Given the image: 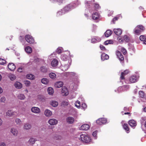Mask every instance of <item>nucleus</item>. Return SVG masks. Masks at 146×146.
Listing matches in <instances>:
<instances>
[{
  "label": "nucleus",
  "mask_w": 146,
  "mask_h": 146,
  "mask_svg": "<svg viewBox=\"0 0 146 146\" xmlns=\"http://www.w3.org/2000/svg\"><path fill=\"white\" fill-rule=\"evenodd\" d=\"M27 78L31 80H33L35 78V76L32 74H28L27 75Z\"/></svg>",
  "instance_id": "obj_29"
},
{
  "label": "nucleus",
  "mask_w": 146,
  "mask_h": 146,
  "mask_svg": "<svg viewBox=\"0 0 146 146\" xmlns=\"http://www.w3.org/2000/svg\"><path fill=\"white\" fill-rule=\"evenodd\" d=\"M129 123L130 125L132 127L135 126L136 125L135 121L134 120H129Z\"/></svg>",
  "instance_id": "obj_28"
},
{
  "label": "nucleus",
  "mask_w": 146,
  "mask_h": 146,
  "mask_svg": "<svg viewBox=\"0 0 146 146\" xmlns=\"http://www.w3.org/2000/svg\"><path fill=\"white\" fill-rule=\"evenodd\" d=\"M61 94L63 96H66L68 94L69 92L66 88L65 87H62L61 91Z\"/></svg>",
  "instance_id": "obj_8"
},
{
  "label": "nucleus",
  "mask_w": 146,
  "mask_h": 146,
  "mask_svg": "<svg viewBox=\"0 0 146 146\" xmlns=\"http://www.w3.org/2000/svg\"><path fill=\"white\" fill-rule=\"evenodd\" d=\"M63 85V82L62 81H59L56 82L54 86L57 88H60L62 87Z\"/></svg>",
  "instance_id": "obj_23"
},
{
  "label": "nucleus",
  "mask_w": 146,
  "mask_h": 146,
  "mask_svg": "<svg viewBox=\"0 0 146 146\" xmlns=\"http://www.w3.org/2000/svg\"><path fill=\"white\" fill-rule=\"evenodd\" d=\"M115 33L117 35H120L122 33L121 30L119 29H113Z\"/></svg>",
  "instance_id": "obj_20"
},
{
  "label": "nucleus",
  "mask_w": 146,
  "mask_h": 146,
  "mask_svg": "<svg viewBox=\"0 0 146 146\" xmlns=\"http://www.w3.org/2000/svg\"><path fill=\"white\" fill-rule=\"evenodd\" d=\"M41 82L43 84H47L48 83L49 80L46 78H43L41 80Z\"/></svg>",
  "instance_id": "obj_35"
},
{
  "label": "nucleus",
  "mask_w": 146,
  "mask_h": 146,
  "mask_svg": "<svg viewBox=\"0 0 146 146\" xmlns=\"http://www.w3.org/2000/svg\"><path fill=\"white\" fill-rule=\"evenodd\" d=\"M26 52L29 53H31L32 52V49L31 47L28 46L26 47L25 48Z\"/></svg>",
  "instance_id": "obj_32"
},
{
  "label": "nucleus",
  "mask_w": 146,
  "mask_h": 146,
  "mask_svg": "<svg viewBox=\"0 0 146 146\" xmlns=\"http://www.w3.org/2000/svg\"><path fill=\"white\" fill-rule=\"evenodd\" d=\"M6 101V98L4 97H2L0 99V102H1L4 103Z\"/></svg>",
  "instance_id": "obj_49"
},
{
  "label": "nucleus",
  "mask_w": 146,
  "mask_h": 146,
  "mask_svg": "<svg viewBox=\"0 0 146 146\" xmlns=\"http://www.w3.org/2000/svg\"><path fill=\"white\" fill-rule=\"evenodd\" d=\"M48 94L50 95H52L54 92V90L51 87H49L47 89Z\"/></svg>",
  "instance_id": "obj_31"
},
{
  "label": "nucleus",
  "mask_w": 146,
  "mask_h": 146,
  "mask_svg": "<svg viewBox=\"0 0 146 146\" xmlns=\"http://www.w3.org/2000/svg\"><path fill=\"white\" fill-rule=\"evenodd\" d=\"M10 132L14 136H17L18 134V131L17 129L15 128H13L11 129Z\"/></svg>",
  "instance_id": "obj_14"
},
{
  "label": "nucleus",
  "mask_w": 146,
  "mask_h": 146,
  "mask_svg": "<svg viewBox=\"0 0 146 146\" xmlns=\"http://www.w3.org/2000/svg\"><path fill=\"white\" fill-rule=\"evenodd\" d=\"M14 86L16 88L19 89L23 87L22 84L18 82H15Z\"/></svg>",
  "instance_id": "obj_18"
},
{
  "label": "nucleus",
  "mask_w": 146,
  "mask_h": 146,
  "mask_svg": "<svg viewBox=\"0 0 146 146\" xmlns=\"http://www.w3.org/2000/svg\"><path fill=\"white\" fill-rule=\"evenodd\" d=\"M71 62V60H68V61L64 62L63 65L61 67V70L63 71L66 70L70 66Z\"/></svg>",
  "instance_id": "obj_3"
},
{
  "label": "nucleus",
  "mask_w": 146,
  "mask_h": 146,
  "mask_svg": "<svg viewBox=\"0 0 146 146\" xmlns=\"http://www.w3.org/2000/svg\"><path fill=\"white\" fill-rule=\"evenodd\" d=\"M31 125L29 123H26L24 124L23 127L24 129L25 130H29L31 128Z\"/></svg>",
  "instance_id": "obj_25"
},
{
  "label": "nucleus",
  "mask_w": 146,
  "mask_h": 146,
  "mask_svg": "<svg viewBox=\"0 0 146 146\" xmlns=\"http://www.w3.org/2000/svg\"><path fill=\"white\" fill-rule=\"evenodd\" d=\"M91 42L92 43H95L97 41V40L95 38H92L91 39Z\"/></svg>",
  "instance_id": "obj_55"
},
{
  "label": "nucleus",
  "mask_w": 146,
  "mask_h": 146,
  "mask_svg": "<svg viewBox=\"0 0 146 146\" xmlns=\"http://www.w3.org/2000/svg\"><path fill=\"white\" fill-rule=\"evenodd\" d=\"M15 122L16 123L17 125H20L22 123L21 120L19 118H17L15 119Z\"/></svg>",
  "instance_id": "obj_40"
},
{
  "label": "nucleus",
  "mask_w": 146,
  "mask_h": 146,
  "mask_svg": "<svg viewBox=\"0 0 146 146\" xmlns=\"http://www.w3.org/2000/svg\"><path fill=\"white\" fill-rule=\"evenodd\" d=\"M75 105L78 108H79L80 106V102L79 101H76L75 104Z\"/></svg>",
  "instance_id": "obj_44"
},
{
  "label": "nucleus",
  "mask_w": 146,
  "mask_h": 146,
  "mask_svg": "<svg viewBox=\"0 0 146 146\" xmlns=\"http://www.w3.org/2000/svg\"><path fill=\"white\" fill-rule=\"evenodd\" d=\"M63 10H62L61 11H59L57 13V15L58 16L61 15H62V14H64V12H63Z\"/></svg>",
  "instance_id": "obj_48"
},
{
  "label": "nucleus",
  "mask_w": 146,
  "mask_h": 146,
  "mask_svg": "<svg viewBox=\"0 0 146 146\" xmlns=\"http://www.w3.org/2000/svg\"><path fill=\"white\" fill-rule=\"evenodd\" d=\"M113 43V41L110 40H108L104 42V44L106 45H107L108 44H111Z\"/></svg>",
  "instance_id": "obj_47"
},
{
  "label": "nucleus",
  "mask_w": 146,
  "mask_h": 146,
  "mask_svg": "<svg viewBox=\"0 0 146 146\" xmlns=\"http://www.w3.org/2000/svg\"><path fill=\"white\" fill-rule=\"evenodd\" d=\"M50 104L54 107H56L58 106V103L56 101L53 100L51 101L50 102Z\"/></svg>",
  "instance_id": "obj_30"
},
{
  "label": "nucleus",
  "mask_w": 146,
  "mask_h": 146,
  "mask_svg": "<svg viewBox=\"0 0 146 146\" xmlns=\"http://www.w3.org/2000/svg\"><path fill=\"white\" fill-rule=\"evenodd\" d=\"M49 75L50 77L52 79H54L56 78V75L54 73H50L49 74Z\"/></svg>",
  "instance_id": "obj_38"
},
{
  "label": "nucleus",
  "mask_w": 146,
  "mask_h": 146,
  "mask_svg": "<svg viewBox=\"0 0 146 146\" xmlns=\"http://www.w3.org/2000/svg\"><path fill=\"white\" fill-rule=\"evenodd\" d=\"M52 2L53 3L57 2L59 5H60L63 3V0H52Z\"/></svg>",
  "instance_id": "obj_42"
},
{
  "label": "nucleus",
  "mask_w": 146,
  "mask_h": 146,
  "mask_svg": "<svg viewBox=\"0 0 146 146\" xmlns=\"http://www.w3.org/2000/svg\"><path fill=\"white\" fill-rule=\"evenodd\" d=\"M116 54L117 57L120 60H123L124 59L123 56L119 51H116Z\"/></svg>",
  "instance_id": "obj_15"
},
{
  "label": "nucleus",
  "mask_w": 146,
  "mask_h": 146,
  "mask_svg": "<svg viewBox=\"0 0 146 146\" xmlns=\"http://www.w3.org/2000/svg\"><path fill=\"white\" fill-rule=\"evenodd\" d=\"M70 75L74 76L76 74V73L73 72H69L68 73Z\"/></svg>",
  "instance_id": "obj_60"
},
{
  "label": "nucleus",
  "mask_w": 146,
  "mask_h": 146,
  "mask_svg": "<svg viewBox=\"0 0 146 146\" xmlns=\"http://www.w3.org/2000/svg\"><path fill=\"white\" fill-rule=\"evenodd\" d=\"M123 128L126 131H128L129 130V129L128 127V126L127 124H124L123 125Z\"/></svg>",
  "instance_id": "obj_43"
},
{
  "label": "nucleus",
  "mask_w": 146,
  "mask_h": 146,
  "mask_svg": "<svg viewBox=\"0 0 146 146\" xmlns=\"http://www.w3.org/2000/svg\"><path fill=\"white\" fill-rule=\"evenodd\" d=\"M107 122V120L105 118H100L97 120L96 123L99 125L105 124Z\"/></svg>",
  "instance_id": "obj_10"
},
{
  "label": "nucleus",
  "mask_w": 146,
  "mask_h": 146,
  "mask_svg": "<svg viewBox=\"0 0 146 146\" xmlns=\"http://www.w3.org/2000/svg\"><path fill=\"white\" fill-rule=\"evenodd\" d=\"M61 58L64 62L68 61V60H71L69 59V57L65 54H62L61 56Z\"/></svg>",
  "instance_id": "obj_16"
},
{
  "label": "nucleus",
  "mask_w": 146,
  "mask_h": 146,
  "mask_svg": "<svg viewBox=\"0 0 146 146\" xmlns=\"http://www.w3.org/2000/svg\"><path fill=\"white\" fill-rule=\"evenodd\" d=\"M97 132L96 131H94L92 135L94 137H96L97 135Z\"/></svg>",
  "instance_id": "obj_56"
},
{
  "label": "nucleus",
  "mask_w": 146,
  "mask_h": 146,
  "mask_svg": "<svg viewBox=\"0 0 146 146\" xmlns=\"http://www.w3.org/2000/svg\"><path fill=\"white\" fill-rule=\"evenodd\" d=\"M111 31L109 30H107L105 33V35L106 37L109 36L111 34Z\"/></svg>",
  "instance_id": "obj_36"
},
{
  "label": "nucleus",
  "mask_w": 146,
  "mask_h": 146,
  "mask_svg": "<svg viewBox=\"0 0 146 146\" xmlns=\"http://www.w3.org/2000/svg\"><path fill=\"white\" fill-rule=\"evenodd\" d=\"M80 140L83 143H88L91 141V139L88 135L86 134H82L79 138Z\"/></svg>",
  "instance_id": "obj_1"
},
{
  "label": "nucleus",
  "mask_w": 146,
  "mask_h": 146,
  "mask_svg": "<svg viewBox=\"0 0 146 146\" xmlns=\"http://www.w3.org/2000/svg\"><path fill=\"white\" fill-rule=\"evenodd\" d=\"M31 111L35 114H39L41 112L40 109L38 107H33L31 109Z\"/></svg>",
  "instance_id": "obj_6"
},
{
  "label": "nucleus",
  "mask_w": 146,
  "mask_h": 146,
  "mask_svg": "<svg viewBox=\"0 0 146 146\" xmlns=\"http://www.w3.org/2000/svg\"><path fill=\"white\" fill-rule=\"evenodd\" d=\"M17 98L20 100H25V96L23 94H19L17 96Z\"/></svg>",
  "instance_id": "obj_26"
},
{
  "label": "nucleus",
  "mask_w": 146,
  "mask_h": 146,
  "mask_svg": "<svg viewBox=\"0 0 146 146\" xmlns=\"http://www.w3.org/2000/svg\"><path fill=\"white\" fill-rule=\"evenodd\" d=\"M6 144L4 142H1L0 143V146H6Z\"/></svg>",
  "instance_id": "obj_58"
},
{
  "label": "nucleus",
  "mask_w": 146,
  "mask_h": 146,
  "mask_svg": "<svg viewBox=\"0 0 146 146\" xmlns=\"http://www.w3.org/2000/svg\"><path fill=\"white\" fill-rule=\"evenodd\" d=\"M118 39L120 42H123L124 40L126 42H128L129 40V37L126 35H124L123 38H121L120 37H119Z\"/></svg>",
  "instance_id": "obj_7"
},
{
  "label": "nucleus",
  "mask_w": 146,
  "mask_h": 146,
  "mask_svg": "<svg viewBox=\"0 0 146 146\" xmlns=\"http://www.w3.org/2000/svg\"><path fill=\"white\" fill-rule=\"evenodd\" d=\"M94 6L97 9H98L99 8V5L97 4H96L94 5Z\"/></svg>",
  "instance_id": "obj_61"
},
{
  "label": "nucleus",
  "mask_w": 146,
  "mask_h": 146,
  "mask_svg": "<svg viewBox=\"0 0 146 146\" xmlns=\"http://www.w3.org/2000/svg\"><path fill=\"white\" fill-rule=\"evenodd\" d=\"M40 71L43 73L46 72L47 71V68L44 66H42L40 67Z\"/></svg>",
  "instance_id": "obj_37"
},
{
  "label": "nucleus",
  "mask_w": 146,
  "mask_h": 146,
  "mask_svg": "<svg viewBox=\"0 0 146 146\" xmlns=\"http://www.w3.org/2000/svg\"><path fill=\"white\" fill-rule=\"evenodd\" d=\"M90 128V126L88 124H84L82 125L80 127V129L83 130H87Z\"/></svg>",
  "instance_id": "obj_13"
},
{
  "label": "nucleus",
  "mask_w": 146,
  "mask_h": 146,
  "mask_svg": "<svg viewBox=\"0 0 146 146\" xmlns=\"http://www.w3.org/2000/svg\"><path fill=\"white\" fill-rule=\"evenodd\" d=\"M70 10L69 7V6H67L65 7L63 9V11H64L66 12Z\"/></svg>",
  "instance_id": "obj_45"
},
{
  "label": "nucleus",
  "mask_w": 146,
  "mask_h": 146,
  "mask_svg": "<svg viewBox=\"0 0 146 146\" xmlns=\"http://www.w3.org/2000/svg\"><path fill=\"white\" fill-rule=\"evenodd\" d=\"M56 52L58 54H60L61 52V50L60 48H58L56 50Z\"/></svg>",
  "instance_id": "obj_54"
},
{
  "label": "nucleus",
  "mask_w": 146,
  "mask_h": 146,
  "mask_svg": "<svg viewBox=\"0 0 146 146\" xmlns=\"http://www.w3.org/2000/svg\"><path fill=\"white\" fill-rule=\"evenodd\" d=\"M9 69L11 70H14L15 68V65L13 63H10L8 65Z\"/></svg>",
  "instance_id": "obj_19"
},
{
  "label": "nucleus",
  "mask_w": 146,
  "mask_h": 146,
  "mask_svg": "<svg viewBox=\"0 0 146 146\" xmlns=\"http://www.w3.org/2000/svg\"><path fill=\"white\" fill-rule=\"evenodd\" d=\"M14 114V112H13L11 110H9L6 112L5 115L6 116L11 117Z\"/></svg>",
  "instance_id": "obj_21"
},
{
  "label": "nucleus",
  "mask_w": 146,
  "mask_h": 146,
  "mask_svg": "<svg viewBox=\"0 0 146 146\" xmlns=\"http://www.w3.org/2000/svg\"><path fill=\"white\" fill-rule=\"evenodd\" d=\"M146 37L145 36L143 35H141L140 36L139 38L142 41H143L144 40H145Z\"/></svg>",
  "instance_id": "obj_51"
},
{
  "label": "nucleus",
  "mask_w": 146,
  "mask_h": 146,
  "mask_svg": "<svg viewBox=\"0 0 146 146\" xmlns=\"http://www.w3.org/2000/svg\"><path fill=\"white\" fill-rule=\"evenodd\" d=\"M23 70V68H19L18 69L17 71L18 72H21Z\"/></svg>",
  "instance_id": "obj_59"
},
{
  "label": "nucleus",
  "mask_w": 146,
  "mask_h": 146,
  "mask_svg": "<svg viewBox=\"0 0 146 146\" xmlns=\"http://www.w3.org/2000/svg\"><path fill=\"white\" fill-rule=\"evenodd\" d=\"M36 141V140L35 139L31 138L29 140L28 142L31 145L34 144L35 142Z\"/></svg>",
  "instance_id": "obj_34"
},
{
  "label": "nucleus",
  "mask_w": 146,
  "mask_h": 146,
  "mask_svg": "<svg viewBox=\"0 0 146 146\" xmlns=\"http://www.w3.org/2000/svg\"><path fill=\"white\" fill-rule=\"evenodd\" d=\"M100 48L102 50H105V47L103 45H100Z\"/></svg>",
  "instance_id": "obj_57"
},
{
  "label": "nucleus",
  "mask_w": 146,
  "mask_h": 146,
  "mask_svg": "<svg viewBox=\"0 0 146 146\" xmlns=\"http://www.w3.org/2000/svg\"><path fill=\"white\" fill-rule=\"evenodd\" d=\"M144 30V28L142 25H139L134 29L133 33L137 35H139Z\"/></svg>",
  "instance_id": "obj_2"
},
{
  "label": "nucleus",
  "mask_w": 146,
  "mask_h": 146,
  "mask_svg": "<svg viewBox=\"0 0 146 146\" xmlns=\"http://www.w3.org/2000/svg\"><path fill=\"white\" fill-rule=\"evenodd\" d=\"M9 77L11 80H14L16 79V76L13 74H10L9 75Z\"/></svg>",
  "instance_id": "obj_39"
},
{
  "label": "nucleus",
  "mask_w": 146,
  "mask_h": 146,
  "mask_svg": "<svg viewBox=\"0 0 146 146\" xmlns=\"http://www.w3.org/2000/svg\"><path fill=\"white\" fill-rule=\"evenodd\" d=\"M66 120L67 122L69 124L73 123L74 121V118L71 117H68L66 118Z\"/></svg>",
  "instance_id": "obj_22"
},
{
  "label": "nucleus",
  "mask_w": 146,
  "mask_h": 146,
  "mask_svg": "<svg viewBox=\"0 0 146 146\" xmlns=\"http://www.w3.org/2000/svg\"><path fill=\"white\" fill-rule=\"evenodd\" d=\"M48 123L50 125H56L58 123V120L55 119H50L48 121Z\"/></svg>",
  "instance_id": "obj_9"
},
{
  "label": "nucleus",
  "mask_w": 146,
  "mask_h": 146,
  "mask_svg": "<svg viewBox=\"0 0 146 146\" xmlns=\"http://www.w3.org/2000/svg\"><path fill=\"white\" fill-rule=\"evenodd\" d=\"M109 56L108 55L105 53L101 55V58L102 60L104 61L105 60L108 59Z\"/></svg>",
  "instance_id": "obj_27"
},
{
  "label": "nucleus",
  "mask_w": 146,
  "mask_h": 146,
  "mask_svg": "<svg viewBox=\"0 0 146 146\" xmlns=\"http://www.w3.org/2000/svg\"><path fill=\"white\" fill-rule=\"evenodd\" d=\"M99 17V15L97 13H96L92 15V18L93 19L96 20Z\"/></svg>",
  "instance_id": "obj_33"
},
{
  "label": "nucleus",
  "mask_w": 146,
  "mask_h": 146,
  "mask_svg": "<svg viewBox=\"0 0 146 146\" xmlns=\"http://www.w3.org/2000/svg\"><path fill=\"white\" fill-rule=\"evenodd\" d=\"M129 83H134L137 81V78L135 76H132L129 77Z\"/></svg>",
  "instance_id": "obj_12"
},
{
  "label": "nucleus",
  "mask_w": 146,
  "mask_h": 146,
  "mask_svg": "<svg viewBox=\"0 0 146 146\" xmlns=\"http://www.w3.org/2000/svg\"><path fill=\"white\" fill-rule=\"evenodd\" d=\"M62 105L67 106L68 104V103L67 101H63L62 102Z\"/></svg>",
  "instance_id": "obj_53"
},
{
  "label": "nucleus",
  "mask_w": 146,
  "mask_h": 146,
  "mask_svg": "<svg viewBox=\"0 0 146 146\" xmlns=\"http://www.w3.org/2000/svg\"><path fill=\"white\" fill-rule=\"evenodd\" d=\"M121 51L124 54H126L127 53V51L126 49L123 48H121Z\"/></svg>",
  "instance_id": "obj_50"
},
{
  "label": "nucleus",
  "mask_w": 146,
  "mask_h": 146,
  "mask_svg": "<svg viewBox=\"0 0 146 146\" xmlns=\"http://www.w3.org/2000/svg\"><path fill=\"white\" fill-rule=\"evenodd\" d=\"M129 72V71L128 70H125L123 72H122L121 74L120 78L121 80H123L124 79V76L127 74Z\"/></svg>",
  "instance_id": "obj_17"
},
{
  "label": "nucleus",
  "mask_w": 146,
  "mask_h": 146,
  "mask_svg": "<svg viewBox=\"0 0 146 146\" xmlns=\"http://www.w3.org/2000/svg\"><path fill=\"white\" fill-rule=\"evenodd\" d=\"M24 83L27 87H29L31 85V82L28 80H26L24 81Z\"/></svg>",
  "instance_id": "obj_41"
},
{
  "label": "nucleus",
  "mask_w": 146,
  "mask_h": 146,
  "mask_svg": "<svg viewBox=\"0 0 146 146\" xmlns=\"http://www.w3.org/2000/svg\"><path fill=\"white\" fill-rule=\"evenodd\" d=\"M139 97L142 98V101L143 102H146V95L144 92L142 91L139 92Z\"/></svg>",
  "instance_id": "obj_5"
},
{
  "label": "nucleus",
  "mask_w": 146,
  "mask_h": 146,
  "mask_svg": "<svg viewBox=\"0 0 146 146\" xmlns=\"http://www.w3.org/2000/svg\"><path fill=\"white\" fill-rule=\"evenodd\" d=\"M81 106L83 109H86L87 107V106L85 103H83L82 104Z\"/></svg>",
  "instance_id": "obj_52"
},
{
  "label": "nucleus",
  "mask_w": 146,
  "mask_h": 146,
  "mask_svg": "<svg viewBox=\"0 0 146 146\" xmlns=\"http://www.w3.org/2000/svg\"><path fill=\"white\" fill-rule=\"evenodd\" d=\"M6 63V61L0 58V64L3 65Z\"/></svg>",
  "instance_id": "obj_46"
},
{
  "label": "nucleus",
  "mask_w": 146,
  "mask_h": 146,
  "mask_svg": "<svg viewBox=\"0 0 146 146\" xmlns=\"http://www.w3.org/2000/svg\"><path fill=\"white\" fill-rule=\"evenodd\" d=\"M3 123V121L0 118V126H1Z\"/></svg>",
  "instance_id": "obj_64"
},
{
  "label": "nucleus",
  "mask_w": 146,
  "mask_h": 146,
  "mask_svg": "<svg viewBox=\"0 0 146 146\" xmlns=\"http://www.w3.org/2000/svg\"><path fill=\"white\" fill-rule=\"evenodd\" d=\"M44 114L47 117H50L52 115V112L48 109H46L44 112Z\"/></svg>",
  "instance_id": "obj_11"
},
{
  "label": "nucleus",
  "mask_w": 146,
  "mask_h": 146,
  "mask_svg": "<svg viewBox=\"0 0 146 146\" xmlns=\"http://www.w3.org/2000/svg\"><path fill=\"white\" fill-rule=\"evenodd\" d=\"M58 61L55 59H53L51 62L52 66L53 67H55L57 66L58 65Z\"/></svg>",
  "instance_id": "obj_24"
},
{
  "label": "nucleus",
  "mask_w": 146,
  "mask_h": 146,
  "mask_svg": "<svg viewBox=\"0 0 146 146\" xmlns=\"http://www.w3.org/2000/svg\"><path fill=\"white\" fill-rule=\"evenodd\" d=\"M123 87L124 88H126L127 89H128L129 88V86L128 85H124Z\"/></svg>",
  "instance_id": "obj_63"
},
{
  "label": "nucleus",
  "mask_w": 146,
  "mask_h": 146,
  "mask_svg": "<svg viewBox=\"0 0 146 146\" xmlns=\"http://www.w3.org/2000/svg\"><path fill=\"white\" fill-rule=\"evenodd\" d=\"M118 19V18L117 17H115L113 19V22L114 23H115V22H114V21L115 22L116 20H117Z\"/></svg>",
  "instance_id": "obj_62"
},
{
  "label": "nucleus",
  "mask_w": 146,
  "mask_h": 146,
  "mask_svg": "<svg viewBox=\"0 0 146 146\" xmlns=\"http://www.w3.org/2000/svg\"><path fill=\"white\" fill-rule=\"evenodd\" d=\"M25 39L26 41L30 44L34 43L35 41L33 37L30 35H27L25 36Z\"/></svg>",
  "instance_id": "obj_4"
}]
</instances>
